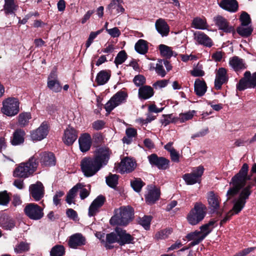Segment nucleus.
<instances>
[{
  "label": "nucleus",
  "instance_id": "obj_17",
  "mask_svg": "<svg viewBox=\"0 0 256 256\" xmlns=\"http://www.w3.org/2000/svg\"><path fill=\"white\" fill-rule=\"evenodd\" d=\"M105 202L106 198L102 195H99L94 199V200L90 204V208H88V216H95L98 212V208L104 205Z\"/></svg>",
  "mask_w": 256,
  "mask_h": 256
},
{
  "label": "nucleus",
  "instance_id": "obj_46",
  "mask_svg": "<svg viewBox=\"0 0 256 256\" xmlns=\"http://www.w3.org/2000/svg\"><path fill=\"white\" fill-rule=\"evenodd\" d=\"M128 58V55L124 50L120 51L116 56L114 63L118 66V65L124 63Z\"/></svg>",
  "mask_w": 256,
  "mask_h": 256
},
{
  "label": "nucleus",
  "instance_id": "obj_57",
  "mask_svg": "<svg viewBox=\"0 0 256 256\" xmlns=\"http://www.w3.org/2000/svg\"><path fill=\"white\" fill-rule=\"evenodd\" d=\"M250 82L241 78L236 84V89L239 91H243L247 88H250Z\"/></svg>",
  "mask_w": 256,
  "mask_h": 256
},
{
  "label": "nucleus",
  "instance_id": "obj_25",
  "mask_svg": "<svg viewBox=\"0 0 256 256\" xmlns=\"http://www.w3.org/2000/svg\"><path fill=\"white\" fill-rule=\"evenodd\" d=\"M16 226L15 220L6 214L0 217V226L6 230H11Z\"/></svg>",
  "mask_w": 256,
  "mask_h": 256
},
{
  "label": "nucleus",
  "instance_id": "obj_49",
  "mask_svg": "<svg viewBox=\"0 0 256 256\" xmlns=\"http://www.w3.org/2000/svg\"><path fill=\"white\" fill-rule=\"evenodd\" d=\"M239 19L242 26H248L252 22L250 16L246 12H242Z\"/></svg>",
  "mask_w": 256,
  "mask_h": 256
},
{
  "label": "nucleus",
  "instance_id": "obj_40",
  "mask_svg": "<svg viewBox=\"0 0 256 256\" xmlns=\"http://www.w3.org/2000/svg\"><path fill=\"white\" fill-rule=\"evenodd\" d=\"M242 78L250 82L249 88H254L256 86V72L252 76L250 71H246L244 74V77Z\"/></svg>",
  "mask_w": 256,
  "mask_h": 256
},
{
  "label": "nucleus",
  "instance_id": "obj_22",
  "mask_svg": "<svg viewBox=\"0 0 256 256\" xmlns=\"http://www.w3.org/2000/svg\"><path fill=\"white\" fill-rule=\"evenodd\" d=\"M207 202H208V208L212 213L216 212L219 208V201L214 191H209L207 192Z\"/></svg>",
  "mask_w": 256,
  "mask_h": 256
},
{
  "label": "nucleus",
  "instance_id": "obj_44",
  "mask_svg": "<svg viewBox=\"0 0 256 256\" xmlns=\"http://www.w3.org/2000/svg\"><path fill=\"white\" fill-rule=\"evenodd\" d=\"M31 118L30 112H22L18 116V124L21 126L24 127L28 124L29 120Z\"/></svg>",
  "mask_w": 256,
  "mask_h": 256
},
{
  "label": "nucleus",
  "instance_id": "obj_38",
  "mask_svg": "<svg viewBox=\"0 0 256 256\" xmlns=\"http://www.w3.org/2000/svg\"><path fill=\"white\" fill-rule=\"evenodd\" d=\"M200 238V234L198 230H196L194 232L188 234L186 236V238L188 239V241L193 240L190 244H188V248L194 247L196 245L200 244V242H198L196 244H194V242H196Z\"/></svg>",
  "mask_w": 256,
  "mask_h": 256
},
{
  "label": "nucleus",
  "instance_id": "obj_15",
  "mask_svg": "<svg viewBox=\"0 0 256 256\" xmlns=\"http://www.w3.org/2000/svg\"><path fill=\"white\" fill-rule=\"evenodd\" d=\"M136 162L131 158H125L118 164L117 170L121 174L129 173L133 171L135 168Z\"/></svg>",
  "mask_w": 256,
  "mask_h": 256
},
{
  "label": "nucleus",
  "instance_id": "obj_58",
  "mask_svg": "<svg viewBox=\"0 0 256 256\" xmlns=\"http://www.w3.org/2000/svg\"><path fill=\"white\" fill-rule=\"evenodd\" d=\"M204 171V168L202 166H198L194 168L192 172L190 174H186L182 176H202Z\"/></svg>",
  "mask_w": 256,
  "mask_h": 256
},
{
  "label": "nucleus",
  "instance_id": "obj_39",
  "mask_svg": "<svg viewBox=\"0 0 256 256\" xmlns=\"http://www.w3.org/2000/svg\"><path fill=\"white\" fill-rule=\"evenodd\" d=\"M159 50L161 56L165 57L166 59H170L173 56V52L171 48L165 44H160Z\"/></svg>",
  "mask_w": 256,
  "mask_h": 256
},
{
  "label": "nucleus",
  "instance_id": "obj_52",
  "mask_svg": "<svg viewBox=\"0 0 256 256\" xmlns=\"http://www.w3.org/2000/svg\"><path fill=\"white\" fill-rule=\"evenodd\" d=\"M202 66L200 65L199 66V63H198L197 66L193 68V70H190V74L194 77H200L202 76L205 74L204 72L202 70Z\"/></svg>",
  "mask_w": 256,
  "mask_h": 256
},
{
  "label": "nucleus",
  "instance_id": "obj_18",
  "mask_svg": "<svg viewBox=\"0 0 256 256\" xmlns=\"http://www.w3.org/2000/svg\"><path fill=\"white\" fill-rule=\"evenodd\" d=\"M148 193L145 195V201L148 204H154L160 197V188H156L155 186L151 185L149 186Z\"/></svg>",
  "mask_w": 256,
  "mask_h": 256
},
{
  "label": "nucleus",
  "instance_id": "obj_54",
  "mask_svg": "<svg viewBox=\"0 0 256 256\" xmlns=\"http://www.w3.org/2000/svg\"><path fill=\"white\" fill-rule=\"evenodd\" d=\"M103 30L104 28L100 30H98L96 32H90L89 37L86 43V48H88L91 45V44L93 42L94 40L96 37V36L100 34Z\"/></svg>",
  "mask_w": 256,
  "mask_h": 256
},
{
  "label": "nucleus",
  "instance_id": "obj_13",
  "mask_svg": "<svg viewBox=\"0 0 256 256\" xmlns=\"http://www.w3.org/2000/svg\"><path fill=\"white\" fill-rule=\"evenodd\" d=\"M30 195L34 200L39 202L44 196V187L40 182H37L35 184H32L28 188Z\"/></svg>",
  "mask_w": 256,
  "mask_h": 256
},
{
  "label": "nucleus",
  "instance_id": "obj_26",
  "mask_svg": "<svg viewBox=\"0 0 256 256\" xmlns=\"http://www.w3.org/2000/svg\"><path fill=\"white\" fill-rule=\"evenodd\" d=\"M214 224V222L211 220L208 223L201 226L200 227V231H198V232H200V234H201V238L194 242V244L200 242L202 241L210 233L212 230V226Z\"/></svg>",
  "mask_w": 256,
  "mask_h": 256
},
{
  "label": "nucleus",
  "instance_id": "obj_62",
  "mask_svg": "<svg viewBox=\"0 0 256 256\" xmlns=\"http://www.w3.org/2000/svg\"><path fill=\"white\" fill-rule=\"evenodd\" d=\"M184 182L188 185H192L195 184H200V177H183Z\"/></svg>",
  "mask_w": 256,
  "mask_h": 256
},
{
  "label": "nucleus",
  "instance_id": "obj_41",
  "mask_svg": "<svg viewBox=\"0 0 256 256\" xmlns=\"http://www.w3.org/2000/svg\"><path fill=\"white\" fill-rule=\"evenodd\" d=\"M30 248L28 243L21 241L15 246L14 250L16 254H22L28 252Z\"/></svg>",
  "mask_w": 256,
  "mask_h": 256
},
{
  "label": "nucleus",
  "instance_id": "obj_1",
  "mask_svg": "<svg viewBox=\"0 0 256 256\" xmlns=\"http://www.w3.org/2000/svg\"><path fill=\"white\" fill-rule=\"evenodd\" d=\"M40 162L41 166L51 167L56 166V158L50 152H43L30 157L28 162H22L14 169L13 176H30L36 170Z\"/></svg>",
  "mask_w": 256,
  "mask_h": 256
},
{
  "label": "nucleus",
  "instance_id": "obj_60",
  "mask_svg": "<svg viewBox=\"0 0 256 256\" xmlns=\"http://www.w3.org/2000/svg\"><path fill=\"white\" fill-rule=\"evenodd\" d=\"M150 70H155L156 74L162 78L165 76L166 74L162 64H156V67L151 68Z\"/></svg>",
  "mask_w": 256,
  "mask_h": 256
},
{
  "label": "nucleus",
  "instance_id": "obj_37",
  "mask_svg": "<svg viewBox=\"0 0 256 256\" xmlns=\"http://www.w3.org/2000/svg\"><path fill=\"white\" fill-rule=\"evenodd\" d=\"M204 217L205 216H200L198 214H196L192 212H190L188 213V216H186V219H188V224L192 226H195L202 220Z\"/></svg>",
  "mask_w": 256,
  "mask_h": 256
},
{
  "label": "nucleus",
  "instance_id": "obj_61",
  "mask_svg": "<svg viewBox=\"0 0 256 256\" xmlns=\"http://www.w3.org/2000/svg\"><path fill=\"white\" fill-rule=\"evenodd\" d=\"M249 166L248 164L244 163L243 164L239 172L236 174L234 176H252L250 174H248Z\"/></svg>",
  "mask_w": 256,
  "mask_h": 256
},
{
  "label": "nucleus",
  "instance_id": "obj_34",
  "mask_svg": "<svg viewBox=\"0 0 256 256\" xmlns=\"http://www.w3.org/2000/svg\"><path fill=\"white\" fill-rule=\"evenodd\" d=\"M207 208L201 202H197L194 204V208L190 210V212L197 214V215L206 216Z\"/></svg>",
  "mask_w": 256,
  "mask_h": 256
},
{
  "label": "nucleus",
  "instance_id": "obj_4",
  "mask_svg": "<svg viewBox=\"0 0 256 256\" xmlns=\"http://www.w3.org/2000/svg\"><path fill=\"white\" fill-rule=\"evenodd\" d=\"M250 188V186L248 185L247 188L243 190L242 192L239 194L238 198L236 199L234 202V206L232 210H230L227 214H226V216L224 217V219L220 220V226L226 224V222L230 219L232 216L240 212L243 209L246 202V200L251 194V192L249 189Z\"/></svg>",
  "mask_w": 256,
  "mask_h": 256
},
{
  "label": "nucleus",
  "instance_id": "obj_21",
  "mask_svg": "<svg viewBox=\"0 0 256 256\" xmlns=\"http://www.w3.org/2000/svg\"><path fill=\"white\" fill-rule=\"evenodd\" d=\"M218 4L222 8L230 12H236L238 9L236 0H221Z\"/></svg>",
  "mask_w": 256,
  "mask_h": 256
},
{
  "label": "nucleus",
  "instance_id": "obj_3",
  "mask_svg": "<svg viewBox=\"0 0 256 256\" xmlns=\"http://www.w3.org/2000/svg\"><path fill=\"white\" fill-rule=\"evenodd\" d=\"M134 210L130 206H122L115 209L114 216L111 217L110 224L112 225L126 226L134 218Z\"/></svg>",
  "mask_w": 256,
  "mask_h": 256
},
{
  "label": "nucleus",
  "instance_id": "obj_20",
  "mask_svg": "<svg viewBox=\"0 0 256 256\" xmlns=\"http://www.w3.org/2000/svg\"><path fill=\"white\" fill-rule=\"evenodd\" d=\"M80 149L81 152H85L90 150L92 146V139L90 134H82L78 138Z\"/></svg>",
  "mask_w": 256,
  "mask_h": 256
},
{
  "label": "nucleus",
  "instance_id": "obj_29",
  "mask_svg": "<svg viewBox=\"0 0 256 256\" xmlns=\"http://www.w3.org/2000/svg\"><path fill=\"white\" fill-rule=\"evenodd\" d=\"M207 90V86L205 81L199 78L196 80L194 84V90L196 94L198 96H203Z\"/></svg>",
  "mask_w": 256,
  "mask_h": 256
},
{
  "label": "nucleus",
  "instance_id": "obj_63",
  "mask_svg": "<svg viewBox=\"0 0 256 256\" xmlns=\"http://www.w3.org/2000/svg\"><path fill=\"white\" fill-rule=\"evenodd\" d=\"M106 122L102 120H97L92 124V128L96 130H102L104 128Z\"/></svg>",
  "mask_w": 256,
  "mask_h": 256
},
{
  "label": "nucleus",
  "instance_id": "obj_28",
  "mask_svg": "<svg viewBox=\"0 0 256 256\" xmlns=\"http://www.w3.org/2000/svg\"><path fill=\"white\" fill-rule=\"evenodd\" d=\"M229 64L237 72L246 68L244 60L238 56H234L230 59Z\"/></svg>",
  "mask_w": 256,
  "mask_h": 256
},
{
  "label": "nucleus",
  "instance_id": "obj_10",
  "mask_svg": "<svg viewBox=\"0 0 256 256\" xmlns=\"http://www.w3.org/2000/svg\"><path fill=\"white\" fill-rule=\"evenodd\" d=\"M50 126L46 121L42 122L40 126L30 132V137L32 140H41L46 138L48 134Z\"/></svg>",
  "mask_w": 256,
  "mask_h": 256
},
{
  "label": "nucleus",
  "instance_id": "obj_33",
  "mask_svg": "<svg viewBox=\"0 0 256 256\" xmlns=\"http://www.w3.org/2000/svg\"><path fill=\"white\" fill-rule=\"evenodd\" d=\"M134 48L138 54H145L148 50V42L144 40L140 39L135 44Z\"/></svg>",
  "mask_w": 256,
  "mask_h": 256
},
{
  "label": "nucleus",
  "instance_id": "obj_9",
  "mask_svg": "<svg viewBox=\"0 0 256 256\" xmlns=\"http://www.w3.org/2000/svg\"><path fill=\"white\" fill-rule=\"evenodd\" d=\"M110 152L108 148H100L97 149L92 158L100 168L107 164L110 158Z\"/></svg>",
  "mask_w": 256,
  "mask_h": 256
},
{
  "label": "nucleus",
  "instance_id": "obj_64",
  "mask_svg": "<svg viewBox=\"0 0 256 256\" xmlns=\"http://www.w3.org/2000/svg\"><path fill=\"white\" fill-rule=\"evenodd\" d=\"M226 73L227 70L225 68H218L216 74V78H222L228 81V78L226 76Z\"/></svg>",
  "mask_w": 256,
  "mask_h": 256
},
{
  "label": "nucleus",
  "instance_id": "obj_53",
  "mask_svg": "<svg viewBox=\"0 0 256 256\" xmlns=\"http://www.w3.org/2000/svg\"><path fill=\"white\" fill-rule=\"evenodd\" d=\"M151 220V216H144L143 218H139L138 224L142 226L145 230H148L150 228Z\"/></svg>",
  "mask_w": 256,
  "mask_h": 256
},
{
  "label": "nucleus",
  "instance_id": "obj_43",
  "mask_svg": "<svg viewBox=\"0 0 256 256\" xmlns=\"http://www.w3.org/2000/svg\"><path fill=\"white\" fill-rule=\"evenodd\" d=\"M192 26L196 29L204 30L206 28V21L198 17L194 18Z\"/></svg>",
  "mask_w": 256,
  "mask_h": 256
},
{
  "label": "nucleus",
  "instance_id": "obj_47",
  "mask_svg": "<svg viewBox=\"0 0 256 256\" xmlns=\"http://www.w3.org/2000/svg\"><path fill=\"white\" fill-rule=\"evenodd\" d=\"M64 254V248L62 245H56L51 249L50 256H63Z\"/></svg>",
  "mask_w": 256,
  "mask_h": 256
},
{
  "label": "nucleus",
  "instance_id": "obj_27",
  "mask_svg": "<svg viewBox=\"0 0 256 256\" xmlns=\"http://www.w3.org/2000/svg\"><path fill=\"white\" fill-rule=\"evenodd\" d=\"M154 94V90L150 86L144 85L138 89V96L140 100H148Z\"/></svg>",
  "mask_w": 256,
  "mask_h": 256
},
{
  "label": "nucleus",
  "instance_id": "obj_30",
  "mask_svg": "<svg viewBox=\"0 0 256 256\" xmlns=\"http://www.w3.org/2000/svg\"><path fill=\"white\" fill-rule=\"evenodd\" d=\"M196 39L199 44L210 48L213 45L212 42L206 34L203 32H198L195 34Z\"/></svg>",
  "mask_w": 256,
  "mask_h": 256
},
{
  "label": "nucleus",
  "instance_id": "obj_32",
  "mask_svg": "<svg viewBox=\"0 0 256 256\" xmlns=\"http://www.w3.org/2000/svg\"><path fill=\"white\" fill-rule=\"evenodd\" d=\"M114 242L118 243L117 232H112L106 235V239L102 244L107 250H111L114 248L111 244Z\"/></svg>",
  "mask_w": 256,
  "mask_h": 256
},
{
  "label": "nucleus",
  "instance_id": "obj_56",
  "mask_svg": "<svg viewBox=\"0 0 256 256\" xmlns=\"http://www.w3.org/2000/svg\"><path fill=\"white\" fill-rule=\"evenodd\" d=\"M118 177H106V182L108 186L116 189L118 184Z\"/></svg>",
  "mask_w": 256,
  "mask_h": 256
},
{
  "label": "nucleus",
  "instance_id": "obj_51",
  "mask_svg": "<svg viewBox=\"0 0 256 256\" xmlns=\"http://www.w3.org/2000/svg\"><path fill=\"white\" fill-rule=\"evenodd\" d=\"M195 110H190L184 113H180L179 114V118L180 122H185L192 120L195 114Z\"/></svg>",
  "mask_w": 256,
  "mask_h": 256
},
{
  "label": "nucleus",
  "instance_id": "obj_8",
  "mask_svg": "<svg viewBox=\"0 0 256 256\" xmlns=\"http://www.w3.org/2000/svg\"><path fill=\"white\" fill-rule=\"evenodd\" d=\"M24 212L30 219L38 220L44 216L43 209L34 203H30L24 208Z\"/></svg>",
  "mask_w": 256,
  "mask_h": 256
},
{
  "label": "nucleus",
  "instance_id": "obj_11",
  "mask_svg": "<svg viewBox=\"0 0 256 256\" xmlns=\"http://www.w3.org/2000/svg\"><path fill=\"white\" fill-rule=\"evenodd\" d=\"M150 163L158 169L166 170L169 168L170 160L164 157L158 156L156 154H152L148 156Z\"/></svg>",
  "mask_w": 256,
  "mask_h": 256
},
{
  "label": "nucleus",
  "instance_id": "obj_59",
  "mask_svg": "<svg viewBox=\"0 0 256 256\" xmlns=\"http://www.w3.org/2000/svg\"><path fill=\"white\" fill-rule=\"evenodd\" d=\"M10 202L9 196L6 191L0 192V205L6 206Z\"/></svg>",
  "mask_w": 256,
  "mask_h": 256
},
{
  "label": "nucleus",
  "instance_id": "obj_45",
  "mask_svg": "<svg viewBox=\"0 0 256 256\" xmlns=\"http://www.w3.org/2000/svg\"><path fill=\"white\" fill-rule=\"evenodd\" d=\"M48 87L52 91L58 92L61 91L62 86L58 80H48Z\"/></svg>",
  "mask_w": 256,
  "mask_h": 256
},
{
  "label": "nucleus",
  "instance_id": "obj_36",
  "mask_svg": "<svg viewBox=\"0 0 256 256\" xmlns=\"http://www.w3.org/2000/svg\"><path fill=\"white\" fill-rule=\"evenodd\" d=\"M254 30V28L252 26H240L236 28V32L238 34L244 38L250 36Z\"/></svg>",
  "mask_w": 256,
  "mask_h": 256
},
{
  "label": "nucleus",
  "instance_id": "obj_12",
  "mask_svg": "<svg viewBox=\"0 0 256 256\" xmlns=\"http://www.w3.org/2000/svg\"><path fill=\"white\" fill-rule=\"evenodd\" d=\"M214 21L218 30H222L226 33H232L233 34H236L234 27L230 26L229 22L224 16L218 15L214 18Z\"/></svg>",
  "mask_w": 256,
  "mask_h": 256
},
{
  "label": "nucleus",
  "instance_id": "obj_23",
  "mask_svg": "<svg viewBox=\"0 0 256 256\" xmlns=\"http://www.w3.org/2000/svg\"><path fill=\"white\" fill-rule=\"evenodd\" d=\"M155 27L157 32L162 36H166L170 32V26L165 20L160 18L155 22Z\"/></svg>",
  "mask_w": 256,
  "mask_h": 256
},
{
  "label": "nucleus",
  "instance_id": "obj_6",
  "mask_svg": "<svg viewBox=\"0 0 256 256\" xmlns=\"http://www.w3.org/2000/svg\"><path fill=\"white\" fill-rule=\"evenodd\" d=\"M128 94L126 92L120 90L115 94L110 100L106 102L104 108L106 112V114H110L111 112L122 103L126 102Z\"/></svg>",
  "mask_w": 256,
  "mask_h": 256
},
{
  "label": "nucleus",
  "instance_id": "obj_31",
  "mask_svg": "<svg viewBox=\"0 0 256 256\" xmlns=\"http://www.w3.org/2000/svg\"><path fill=\"white\" fill-rule=\"evenodd\" d=\"M110 70H102L96 76V82L98 86L104 85L110 80L111 76Z\"/></svg>",
  "mask_w": 256,
  "mask_h": 256
},
{
  "label": "nucleus",
  "instance_id": "obj_55",
  "mask_svg": "<svg viewBox=\"0 0 256 256\" xmlns=\"http://www.w3.org/2000/svg\"><path fill=\"white\" fill-rule=\"evenodd\" d=\"M133 82L136 86L140 88L146 84V78L143 75L138 74L134 77Z\"/></svg>",
  "mask_w": 256,
  "mask_h": 256
},
{
  "label": "nucleus",
  "instance_id": "obj_2",
  "mask_svg": "<svg viewBox=\"0 0 256 256\" xmlns=\"http://www.w3.org/2000/svg\"><path fill=\"white\" fill-rule=\"evenodd\" d=\"M256 184V178L252 179L251 177H232L230 182L231 188L227 192V196H229L228 200H230V196H234L240 190V192L247 188L248 186H250V191L252 192L251 188Z\"/></svg>",
  "mask_w": 256,
  "mask_h": 256
},
{
  "label": "nucleus",
  "instance_id": "obj_7",
  "mask_svg": "<svg viewBox=\"0 0 256 256\" xmlns=\"http://www.w3.org/2000/svg\"><path fill=\"white\" fill-rule=\"evenodd\" d=\"M82 171L84 176H93L101 168L91 157H85L80 162Z\"/></svg>",
  "mask_w": 256,
  "mask_h": 256
},
{
  "label": "nucleus",
  "instance_id": "obj_16",
  "mask_svg": "<svg viewBox=\"0 0 256 256\" xmlns=\"http://www.w3.org/2000/svg\"><path fill=\"white\" fill-rule=\"evenodd\" d=\"M78 132L74 128L68 126L64 132L62 140L65 144L67 146L72 145L78 138Z\"/></svg>",
  "mask_w": 256,
  "mask_h": 256
},
{
  "label": "nucleus",
  "instance_id": "obj_48",
  "mask_svg": "<svg viewBox=\"0 0 256 256\" xmlns=\"http://www.w3.org/2000/svg\"><path fill=\"white\" fill-rule=\"evenodd\" d=\"M144 185V183L140 178H135L131 181V186L136 192H140L142 188Z\"/></svg>",
  "mask_w": 256,
  "mask_h": 256
},
{
  "label": "nucleus",
  "instance_id": "obj_42",
  "mask_svg": "<svg viewBox=\"0 0 256 256\" xmlns=\"http://www.w3.org/2000/svg\"><path fill=\"white\" fill-rule=\"evenodd\" d=\"M4 5V13L6 15L14 13L16 10V6L14 4V0H5Z\"/></svg>",
  "mask_w": 256,
  "mask_h": 256
},
{
  "label": "nucleus",
  "instance_id": "obj_50",
  "mask_svg": "<svg viewBox=\"0 0 256 256\" xmlns=\"http://www.w3.org/2000/svg\"><path fill=\"white\" fill-rule=\"evenodd\" d=\"M172 232V228L164 229L156 233V238L158 240L166 239L168 238V236L171 234Z\"/></svg>",
  "mask_w": 256,
  "mask_h": 256
},
{
  "label": "nucleus",
  "instance_id": "obj_5",
  "mask_svg": "<svg viewBox=\"0 0 256 256\" xmlns=\"http://www.w3.org/2000/svg\"><path fill=\"white\" fill-rule=\"evenodd\" d=\"M19 105L20 102L17 98L10 97L3 101L1 111L7 116H12L18 113Z\"/></svg>",
  "mask_w": 256,
  "mask_h": 256
},
{
  "label": "nucleus",
  "instance_id": "obj_35",
  "mask_svg": "<svg viewBox=\"0 0 256 256\" xmlns=\"http://www.w3.org/2000/svg\"><path fill=\"white\" fill-rule=\"evenodd\" d=\"M84 186L82 184L80 183L77 184L74 186L70 190L69 192H68L67 194V196H66V201L69 204H72V200L76 196V194L79 188H83Z\"/></svg>",
  "mask_w": 256,
  "mask_h": 256
},
{
  "label": "nucleus",
  "instance_id": "obj_24",
  "mask_svg": "<svg viewBox=\"0 0 256 256\" xmlns=\"http://www.w3.org/2000/svg\"><path fill=\"white\" fill-rule=\"evenodd\" d=\"M26 132L24 130L18 128L13 132L10 139V143L12 146H18L22 144L24 141Z\"/></svg>",
  "mask_w": 256,
  "mask_h": 256
},
{
  "label": "nucleus",
  "instance_id": "obj_19",
  "mask_svg": "<svg viewBox=\"0 0 256 256\" xmlns=\"http://www.w3.org/2000/svg\"><path fill=\"white\" fill-rule=\"evenodd\" d=\"M85 243V238L80 233L72 234L68 240V246L70 248L74 249H76L78 247L84 246Z\"/></svg>",
  "mask_w": 256,
  "mask_h": 256
},
{
  "label": "nucleus",
  "instance_id": "obj_14",
  "mask_svg": "<svg viewBox=\"0 0 256 256\" xmlns=\"http://www.w3.org/2000/svg\"><path fill=\"white\" fill-rule=\"evenodd\" d=\"M115 232H117L119 246H123L126 244H134V238L127 233L126 230L116 228H115Z\"/></svg>",
  "mask_w": 256,
  "mask_h": 256
}]
</instances>
